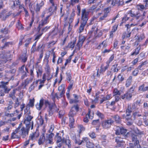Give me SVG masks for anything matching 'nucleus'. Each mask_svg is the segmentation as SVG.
I'll return each mask as SVG.
<instances>
[{"label": "nucleus", "instance_id": "obj_1", "mask_svg": "<svg viewBox=\"0 0 148 148\" xmlns=\"http://www.w3.org/2000/svg\"><path fill=\"white\" fill-rule=\"evenodd\" d=\"M44 103L46 107L49 106L50 109L49 114L51 116L53 114V112L58 111V109L55 104H50L48 101L44 100L43 98L41 99L40 100L39 102L37 103L36 105V109L38 110H41Z\"/></svg>", "mask_w": 148, "mask_h": 148}, {"label": "nucleus", "instance_id": "obj_2", "mask_svg": "<svg viewBox=\"0 0 148 148\" xmlns=\"http://www.w3.org/2000/svg\"><path fill=\"white\" fill-rule=\"evenodd\" d=\"M89 11H86L85 9H83L82 10L81 17V25L79 28V32H82L84 30V27L86 24L88 20Z\"/></svg>", "mask_w": 148, "mask_h": 148}, {"label": "nucleus", "instance_id": "obj_3", "mask_svg": "<svg viewBox=\"0 0 148 148\" xmlns=\"http://www.w3.org/2000/svg\"><path fill=\"white\" fill-rule=\"evenodd\" d=\"M127 136H130L131 137L132 141L134 143L135 147L136 148H140L139 141L138 138V136L133 134L132 132H130L126 134Z\"/></svg>", "mask_w": 148, "mask_h": 148}, {"label": "nucleus", "instance_id": "obj_4", "mask_svg": "<svg viewBox=\"0 0 148 148\" xmlns=\"http://www.w3.org/2000/svg\"><path fill=\"white\" fill-rule=\"evenodd\" d=\"M33 118V116L29 115V114H26L24 123L28 127L30 128L31 126V129L32 130L33 127V122H31L32 119Z\"/></svg>", "mask_w": 148, "mask_h": 148}, {"label": "nucleus", "instance_id": "obj_5", "mask_svg": "<svg viewBox=\"0 0 148 148\" xmlns=\"http://www.w3.org/2000/svg\"><path fill=\"white\" fill-rule=\"evenodd\" d=\"M77 113V112L75 111H73L72 109H71L69 112V116L70 127H72L74 124Z\"/></svg>", "mask_w": 148, "mask_h": 148}, {"label": "nucleus", "instance_id": "obj_6", "mask_svg": "<svg viewBox=\"0 0 148 148\" xmlns=\"http://www.w3.org/2000/svg\"><path fill=\"white\" fill-rule=\"evenodd\" d=\"M114 122V121L111 119L106 120L102 123V126L105 129H107L110 127V126Z\"/></svg>", "mask_w": 148, "mask_h": 148}, {"label": "nucleus", "instance_id": "obj_7", "mask_svg": "<svg viewBox=\"0 0 148 148\" xmlns=\"http://www.w3.org/2000/svg\"><path fill=\"white\" fill-rule=\"evenodd\" d=\"M12 55L10 54V51H9L2 52L0 54V58L5 59L7 60L12 57Z\"/></svg>", "mask_w": 148, "mask_h": 148}, {"label": "nucleus", "instance_id": "obj_8", "mask_svg": "<svg viewBox=\"0 0 148 148\" xmlns=\"http://www.w3.org/2000/svg\"><path fill=\"white\" fill-rule=\"evenodd\" d=\"M98 29L97 28H96L95 26L92 28V29L90 31L92 32H93L94 33V36L95 38L100 37L102 36V32L100 30L98 31L99 32L98 33Z\"/></svg>", "mask_w": 148, "mask_h": 148}, {"label": "nucleus", "instance_id": "obj_9", "mask_svg": "<svg viewBox=\"0 0 148 148\" xmlns=\"http://www.w3.org/2000/svg\"><path fill=\"white\" fill-rule=\"evenodd\" d=\"M29 128L28 127L27 128L25 129L24 127H23L20 130V134H21L23 138H24L26 135H28Z\"/></svg>", "mask_w": 148, "mask_h": 148}, {"label": "nucleus", "instance_id": "obj_10", "mask_svg": "<svg viewBox=\"0 0 148 148\" xmlns=\"http://www.w3.org/2000/svg\"><path fill=\"white\" fill-rule=\"evenodd\" d=\"M6 10H4L0 13V18H2L3 20H5L10 15V13H6Z\"/></svg>", "mask_w": 148, "mask_h": 148}, {"label": "nucleus", "instance_id": "obj_11", "mask_svg": "<svg viewBox=\"0 0 148 148\" xmlns=\"http://www.w3.org/2000/svg\"><path fill=\"white\" fill-rule=\"evenodd\" d=\"M44 3L43 1L40 0L37 2L36 5L34 7V9L36 12L40 11V8L44 5Z\"/></svg>", "mask_w": 148, "mask_h": 148}, {"label": "nucleus", "instance_id": "obj_12", "mask_svg": "<svg viewBox=\"0 0 148 148\" xmlns=\"http://www.w3.org/2000/svg\"><path fill=\"white\" fill-rule=\"evenodd\" d=\"M85 39L86 38L84 36L82 35L79 36L78 41L77 45L79 48H80L82 46Z\"/></svg>", "mask_w": 148, "mask_h": 148}, {"label": "nucleus", "instance_id": "obj_13", "mask_svg": "<svg viewBox=\"0 0 148 148\" xmlns=\"http://www.w3.org/2000/svg\"><path fill=\"white\" fill-rule=\"evenodd\" d=\"M109 12V9L108 8H106L104 11V13L99 18V21H101L103 20H105L106 18L108 16V13Z\"/></svg>", "mask_w": 148, "mask_h": 148}, {"label": "nucleus", "instance_id": "obj_14", "mask_svg": "<svg viewBox=\"0 0 148 148\" xmlns=\"http://www.w3.org/2000/svg\"><path fill=\"white\" fill-rule=\"evenodd\" d=\"M49 16H47L45 18L42 19L41 21V23L39 24V31H40V28L45 24H46L48 22V19Z\"/></svg>", "mask_w": 148, "mask_h": 148}, {"label": "nucleus", "instance_id": "obj_15", "mask_svg": "<svg viewBox=\"0 0 148 148\" xmlns=\"http://www.w3.org/2000/svg\"><path fill=\"white\" fill-rule=\"evenodd\" d=\"M71 138L74 140L75 143L77 144V142H78V141L80 137V135L78 134L76 136L74 133H72L71 134Z\"/></svg>", "mask_w": 148, "mask_h": 148}, {"label": "nucleus", "instance_id": "obj_16", "mask_svg": "<svg viewBox=\"0 0 148 148\" xmlns=\"http://www.w3.org/2000/svg\"><path fill=\"white\" fill-rule=\"evenodd\" d=\"M99 139L101 141V143L103 145H106L108 142V140L107 139L106 136L105 135H101Z\"/></svg>", "mask_w": 148, "mask_h": 148}, {"label": "nucleus", "instance_id": "obj_17", "mask_svg": "<svg viewBox=\"0 0 148 148\" xmlns=\"http://www.w3.org/2000/svg\"><path fill=\"white\" fill-rule=\"evenodd\" d=\"M39 136V134L38 132H35L34 133L31 134L29 137V140H32L36 139Z\"/></svg>", "mask_w": 148, "mask_h": 148}, {"label": "nucleus", "instance_id": "obj_18", "mask_svg": "<svg viewBox=\"0 0 148 148\" xmlns=\"http://www.w3.org/2000/svg\"><path fill=\"white\" fill-rule=\"evenodd\" d=\"M77 132H78L79 134L80 135L81 133L85 130V127L82 125H78L77 126Z\"/></svg>", "mask_w": 148, "mask_h": 148}, {"label": "nucleus", "instance_id": "obj_19", "mask_svg": "<svg viewBox=\"0 0 148 148\" xmlns=\"http://www.w3.org/2000/svg\"><path fill=\"white\" fill-rule=\"evenodd\" d=\"M8 103H9L7 104V106L5 108V110L6 111L10 110L13 108V101L12 100L9 101Z\"/></svg>", "mask_w": 148, "mask_h": 148}, {"label": "nucleus", "instance_id": "obj_20", "mask_svg": "<svg viewBox=\"0 0 148 148\" xmlns=\"http://www.w3.org/2000/svg\"><path fill=\"white\" fill-rule=\"evenodd\" d=\"M38 81L39 80H37L36 82H34L32 83L29 88V90L30 92L33 90L35 87L37 86Z\"/></svg>", "mask_w": 148, "mask_h": 148}, {"label": "nucleus", "instance_id": "obj_21", "mask_svg": "<svg viewBox=\"0 0 148 148\" xmlns=\"http://www.w3.org/2000/svg\"><path fill=\"white\" fill-rule=\"evenodd\" d=\"M46 140L47 143H49L50 144H53V143L52 135L47 134Z\"/></svg>", "mask_w": 148, "mask_h": 148}, {"label": "nucleus", "instance_id": "obj_22", "mask_svg": "<svg viewBox=\"0 0 148 148\" xmlns=\"http://www.w3.org/2000/svg\"><path fill=\"white\" fill-rule=\"evenodd\" d=\"M65 86L64 85H62L60 86H59L58 88V90L60 91V97H62V95L65 92Z\"/></svg>", "mask_w": 148, "mask_h": 148}, {"label": "nucleus", "instance_id": "obj_23", "mask_svg": "<svg viewBox=\"0 0 148 148\" xmlns=\"http://www.w3.org/2000/svg\"><path fill=\"white\" fill-rule=\"evenodd\" d=\"M132 110L131 108V106L130 105H128L127 108L126 110V116H129L130 115L132 112Z\"/></svg>", "mask_w": 148, "mask_h": 148}, {"label": "nucleus", "instance_id": "obj_24", "mask_svg": "<svg viewBox=\"0 0 148 148\" xmlns=\"http://www.w3.org/2000/svg\"><path fill=\"white\" fill-rule=\"evenodd\" d=\"M90 111H89L88 113L86 114V117L84 118V121L85 123H87L88 121V118L90 119H92L93 118V116H90Z\"/></svg>", "mask_w": 148, "mask_h": 148}, {"label": "nucleus", "instance_id": "obj_25", "mask_svg": "<svg viewBox=\"0 0 148 148\" xmlns=\"http://www.w3.org/2000/svg\"><path fill=\"white\" fill-rule=\"evenodd\" d=\"M45 140L44 133H43L42 135L40 137L38 141V143L39 145L42 144Z\"/></svg>", "mask_w": 148, "mask_h": 148}, {"label": "nucleus", "instance_id": "obj_26", "mask_svg": "<svg viewBox=\"0 0 148 148\" xmlns=\"http://www.w3.org/2000/svg\"><path fill=\"white\" fill-rule=\"evenodd\" d=\"M19 59L21 60L22 62H25L27 60V56L26 54L24 53L20 56Z\"/></svg>", "mask_w": 148, "mask_h": 148}, {"label": "nucleus", "instance_id": "obj_27", "mask_svg": "<svg viewBox=\"0 0 148 148\" xmlns=\"http://www.w3.org/2000/svg\"><path fill=\"white\" fill-rule=\"evenodd\" d=\"M21 127V124H20L19 126V127L15 130V131L13 132L12 134V137L13 138H16L15 134L18 133V132H20L19 129Z\"/></svg>", "mask_w": 148, "mask_h": 148}, {"label": "nucleus", "instance_id": "obj_28", "mask_svg": "<svg viewBox=\"0 0 148 148\" xmlns=\"http://www.w3.org/2000/svg\"><path fill=\"white\" fill-rule=\"evenodd\" d=\"M88 141V138L86 137L83 138L82 140H80L79 138L78 140V142H77V144L79 145H80L82 143H84V142L87 143V142Z\"/></svg>", "mask_w": 148, "mask_h": 148}, {"label": "nucleus", "instance_id": "obj_29", "mask_svg": "<svg viewBox=\"0 0 148 148\" xmlns=\"http://www.w3.org/2000/svg\"><path fill=\"white\" fill-rule=\"evenodd\" d=\"M16 26L17 28L19 30H22L24 29V27L19 20L18 21Z\"/></svg>", "mask_w": 148, "mask_h": 148}, {"label": "nucleus", "instance_id": "obj_30", "mask_svg": "<svg viewBox=\"0 0 148 148\" xmlns=\"http://www.w3.org/2000/svg\"><path fill=\"white\" fill-rule=\"evenodd\" d=\"M116 123H119L121 122V118L118 115H116L113 117Z\"/></svg>", "mask_w": 148, "mask_h": 148}, {"label": "nucleus", "instance_id": "obj_31", "mask_svg": "<svg viewBox=\"0 0 148 148\" xmlns=\"http://www.w3.org/2000/svg\"><path fill=\"white\" fill-rule=\"evenodd\" d=\"M148 89V87L147 86L144 87V85L143 84L139 86L138 90L139 91H145L147 90Z\"/></svg>", "mask_w": 148, "mask_h": 148}, {"label": "nucleus", "instance_id": "obj_32", "mask_svg": "<svg viewBox=\"0 0 148 148\" xmlns=\"http://www.w3.org/2000/svg\"><path fill=\"white\" fill-rule=\"evenodd\" d=\"M42 73V68L41 67H39L38 68L36 71V73L37 74V77H38L39 76H40Z\"/></svg>", "mask_w": 148, "mask_h": 148}, {"label": "nucleus", "instance_id": "obj_33", "mask_svg": "<svg viewBox=\"0 0 148 148\" xmlns=\"http://www.w3.org/2000/svg\"><path fill=\"white\" fill-rule=\"evenodd\" d=\"M140 49V47H137L135 49L134 51L131 54V55H136L138 54L139 53Z\"/></svg>", "mask_w": 148, "mask_h": 148}, {"label": "nucleus", "instance_id": "obj_34", "mask_svg": "<svg viewBox=\"0 0 148 148\" xmlns=\"http://www.w3.org/2000/svg\"><path fill=\"white\" fill-rule=\"evenodd\" d=\"M75 41H73L69 43L67 46V47L73 48L74 47L75 43Z\"/></svg>", "mask_w": 148, "mask_h": 148}, {"label": "nucleus", "instance_id": "obj_35", "mask_svg": "<svg viewBox=\"0 0 148 148\" xmlns=\"http://www.w3.org/2000/svg\"><path fill=\"white\" fill-rule=\"evenodd\" d=\"M131 34V32H129V31L127 33L126 32H124L123 34V36L122 37V38L123 39H124L125 37H129L130 36Z\"/></svg>", "mask_w": 148, "mask_h": 148}, {"label": "nucleus", "instance_id": "obj_36", "mask_svg": "<svg viewBox=\"0 0 148 148\" xmlns=\"http://www.w3.org/2000/svg\"><path fill=\"white\" fill-rule=\"evenodd\" d=\"M58 134V133H57L55 137L56 139V142L58 144L62 140L61 137L59 136Z\"/></svg>", "mask_w": 148, "mask_h": 148}, {"label": "nucleus", "instance_id": "obj_37", "mask_svg": "<svg viewBox=\"0 0 148 148\" xmlns=\"http://www.w3.org/2000/svg\"><path fill=\"white\" fill-rule=\"evenodd\" d=\"M86 147L89 148H92L94 147V144L89 141L87 142L86 145Z\"/></svg>", "mask_w": 148, "mask_h": 148}, {"label": "nucleus", "instance_id": "obj_38", "mask_svg": "<svg viewBox=\"0 0 148 148\" xmlns=\"http://www.w3.org/2000/svg\"><path fill=\"white\" fill-rule=\"evenodd\" d=\"M79 107L77 105H76L73 106L71 108V109H72L73 111H75L76 112L79 111Z\"/></svg>", "mask_w": 148, "mask_h": 148}, {"label": "nucleus", "instance_id": "obj_39", "mask_svg": "<svg viewBox=\"0 0 148 148\" xmlns=\"http://www.w3.org/2000/svg\"><path fill=\"white\" fill-rule=\"evenodd\" d=\"M107 3L109 5H111L113 6L115 5V3L114 2L115 0H106Z\"/></svg>", "mask_w": 148, "mask_h": 148}, {"label": "nucleus", "instance_id": "obj_40", "mask_svg": "<svg viewBox=\"0 0 148 148\" xmlns=\"http://www.w3.org/2000/svg\"><path fill=\"white\" fill-rule=\"evenodd\" d=\"M34 99L33 98L32 99H30L29 103L28 106L32 107L34 106Z\"/></svg>", "mask_w": 148, "mask_h": 148}, {"label": "nucleus", "instance_id": "obj_41", "mask_svg": "<svg viewBox=\"0 0 148 148\" xmlns=\"http://www.w3.org/2000/svg\"><path fill=\"white\" fill-rule=\"evenodd\" d=\"M114 96L120 95H121L120 91L118 90L117 89L115 88L113 91Z\"/></svg>", "mask_w": 148, "mask_h": 148}, {"label": "nucleus", "instance_id": "obj_42", "mask_svg": "<svg viewBox=\"0 0 148 148\" xmlns=\"http://www.w3.org/2000/svg\"><path fill=\"white\" fill-rule=\"evenodd\" d=\"M13 44V43L12 42H6L5 43L3 46L1 48L2 49L4 48H5V47L8 46H9L10 45H12Z\"/></svg>", "mask_w": 148, "mask_h": 148}, {"label": "nucleus", "instance_id": "obj_43", "mask_svg": "<svg viewBox=\"0 0 148 148\" xmlns=\"http://www.w3.org/2000/svg\"><path fill=\"white\" fill-rule=\"evenodd\" d=\"M126 96V98L127 100H130L132 97V94L128 92H127V93L125 94Z\"/></svg>", "mask_w": 148, "mask_h": 148}, {"label": "nucleus", "instance_id": "obj_44", "mask_svg": "<svg viewBox=\"0 0 148 148\" xmlns=\"http://www.w3.org/2000/svg\"><path fill=\"white\" fill-rule=\"evenodd\" d=\"M116 141L118 143H122L123 142L122 138L118 136L116 138Z\"/></svg>", "mask_w": 148, "mask_h": 148}, {"label": "nucleus", "instance_id": "obj_45", "mask_svg": "<svg viewBox=\"0 0 148 148\" xmlns=\"http://www.w3.org/2000/svg\"><path fill=\"white\" fill-rule=\"evenodd\" d=\"M20 103L19 102L18 99V98H16L15 101V103L14 104V108H16L18 107L20 104Z\"/></svg>", "mask_w": 148, "mask_h": 148}, {"label": "nucleus", "instance_id": "obj_46", "mask_svg": "<svg viewBox=\"0 0 148 148\" xmlns=\"http://www.w3.org/2000/svg\"><path fill=\"white\" fill-rule=\"evenodd\" d=\"M121 128L117 127L116 130V131L115 134L116 135H119L121 134Z\"/></svg>", "mask_w": 148, "mask_h": 148}, {"label": "nucleus", "instance_id": "obj_47", "mask_svg": "<svg viewBox=\"0 0 148 148\" xmlns=\"http://www.w3.org/2000/svg\"><path fill=\"white\" fill-rule=\"evenodd\" d=\"M96 114L101 119L104 118V116L103 114L99 111H97L96 113Z\"/></svg>", "mask_w": 148, "mask_h": 148}, {"label": "nucleus", "instance_id": "obj_48", "mask_svg": "<svg viewBox=\"0 0 148 148\" xmlns=\"http://www.w3.org/2000/svg\"><path fill=\"white\" fill-rule=\"evenodd\" d=\"M24 112L26 114H30V111L28 105L26 106V109L24 110Z\"/></svg>", "mask_w": 148, "mask_h": 148}, {"label": "nucleus", "instance_id": "obj_49", "mask_svg": "<svg viewBox=\"0 0 148 148\" xmlns=\"http://www.w3.org/2000/svg\"><path fill=\"white\" fill-rule=\"evenodd\" d=\"M31 38H29L26 39L25 41V46L27 47L28 46V45L31 42Z\"/></svg>", "mask_w": 148, "mask_h": 148}, {"label": "nucleus", "instance_id": "obj_50", "mask_svg": "<svg viewBox=\"0 0 148 148\" xmlns=\"http://www.w3.org/2000/svg\"><path fill=\"white\" fill-rule=\"evenodd\" d=\"M17 90L16 89H14L13 90V92L10 94V97L12 98L13 99H14L15 98L14 94L15 93V91Z\"/></svg>", "mask_w": 148, "mask_h": 148}, {"label": "nucleus", "instance_id": "obj_51", "mask_svg": "<svg viewBox=\"0 0 148 148\" xmlns=\"http://www.w3.org/2000/svg\"><path fill=\"white\" fill-rule=\"evenodd\" d=\"M79 101V100L77 99H71L70 100L69 103H77Z\"/></svg>", "mask_w": 148, "mask_h": 148}, {"label": "nucleus", "instance_id": "obj_52", "mask_svg": "<svg viewBox=\"0 0 148 148\" xmlns=\"http://www.w3.org/2000/svg\"><path fill=\"white\" fill-rule=\"evenodd\" d=\"M139 108V107L135 103H133L131 107V108L132 110L134 109H138Z\"/></svg>", "mask_w": 148, "mask_h": 148}, {"label": "nucleus", "instance_id": "obj_53", "mask_svg": "<svg viewBox=\"0 0 148 148\" xmlns=\"http://www.w3.org/2000/svg\"><path fill=\"white\" fill-rule=\"evenodd\" d=\"M38 32H39L40 34L36 36L35 40H38V39H39L40 37L43 34V32H41L40 30V31H39V28H38Z\"/></svg>", "mask_w": 148, "mask_h": 148}, {"label": "nucleus", "instance_id": "obj_54", "mask_svg": "<svg viewBox=\"0 0 148 148\" xmlns=\"http://www.w3.org/2000/svg\"><path fill=\"white\" fill-rule=\"evenodd\" d=\"M135 88V86H132L128 91L127 92L132 94L133 93Z\"/></svg>", "mask_w": 148, "mask_h": 148}, {"label": "nucleus", "instance_id": "obj_55", "mask_svg": "<svg viewBox=\"0 0 148 148\" xmlns=\"http://www.w3.org/2000/svg\"><path fill=\"white\" fill-rule=\"evenodd\" d=\"M66 74L67 76V79L69 81H70L71 79V74H70V73L67 72Z\"/></svg>", "mask_w": 148, "mask_h": 148}, {"label": "nucleus", "instance_id": "obj_56", "mask_svg": "<svg viewBox=\"0 0 148 148\" xmlns=\"http://www.w3.org/2000/svg\"><path fill=\"white\" fill-rule=\"evenodd\" d=\"M147 62L146 61H145L143 63H142L138 67V69L140 70H142L143 69V68L142 67L145 65L147 64Z\"/></svg>", "mask_w": 148, "mask_h": 148}, {"label": "nucleus", "instance_id": "obj_57", "mask_svg": "<svg viewBox=\"0 0 148 148\" xmlns=\"http://www.w3.org/2000/svg\"><path fill=\"white\" fill-rule=\"evenodd\" d=\"M90 136L92 138H94L96 137V134L95 133L92 132L89 134Z\"/></svg>", "mask_w": 148, "mask_h": 148}, {"label": "nucleus", "instance_id": "obj_58", "mask_svg": "<svg viewBox=\"0 0 148 148\" xmlns=\"http://www.w3.org/2000/svg\"><path fill=\"white\" fill-rule=\"evenodd\" d=\"M137 37L138 38V40L139 41L142 40L144 38V35L143 34H141L139 37H138V36H137L136 35L135 36V37L136 38Z\"/></svg>", "mask_w": 148, "mask_h": 148}, {"label": "nucleus", "instance_id": "obj_59", "mask_svg": "<svg viewBox=\"0 0 148 148\" xmlns=\"http://www.w3.org/2000/svg\"><path fill=\"white\" fill-rule=\"evenodd\" d=\"M25 68V65H23L21 67L19 68V69L20 72L23 74L24 73V69Z\"/></svg>", "mask_w": 148, "mask_h": 148}, {"label": "nucleus", "instance_id": "obj_60", "mask_svg": "<svg viewBox=\"0 0 148 148\" xmlns=\"http://www.w3.org/2000/svg\"><path fill=\"white\" fill-rule=\"evenodd\" d=\"M92 124L93 125H99V120H93L92 123Z\"/></svg>", "mask_w": 148, "mask_h": 148}, {"label": "nucleus", "instance_id": "obj_61", "mask_svg": "<svg viewBox=\"0 0 148 148\" xmlns=\"http://www.w3.org/2000/svg\"><path fill=\"white\" fill-rule=\"evenodd\" d=\"M73 86V83H71V84H70L69 85V86L68 88V94L67 93V95H69V93L70 92V90L72 88Z\"/></svg>", "mask_w": 148, "mask_h": 148}, {"label": "nucleus", "instance_id": "obj_62", "mask_svg": "<svg viewBox=\"0 0 148 148\" xmlns=\"http://www.w3.org/2000/svg\"><path fill=\"white\" fill-rule=\"evenodd\" d=\"M51 96L53 99H54L56 97H57L58 99L59 98L58 97L57 93H54L53 92L52 93Z\"/></svg>", "mask_w": 148, "mask_h": 148}, {"label": "nucleus", "instance_id": "obj_63", "mask_svg": "<svg viewBox=\"0 0 148 148\" xmlns=\"http://www.w3.org/2000/svg\"><path fill=\"white\" fill-rule=\"evenodd\" d=\"M129 17H128L127 16V15H125L122 18V21H123L122 23L128 20Z\"/></svg>", "mask_w": 148, "mask_h": 148}, {"label": "nucleus", "instance_id": "obj_64", "mask_svg": "<svg viewBox=\"0 0 148 148\" xmlns=\"http://www.w3.org/2000/svg\"><path fill=\"white\" fill-rule=\"evenodd\" d=\"M52 5L51 6V7L52 9H53V11H55L56 10V5H57L56 4H55V3L53 4H51Z\"/></svg>", "mask_w": 148, "mask_h": 148}]
</instances>
